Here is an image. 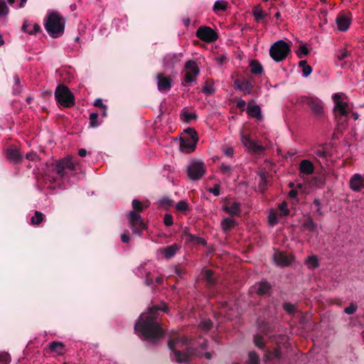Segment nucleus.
<instances>
[{
    "label": "nucleus",
    "mask_w": 364,
    "mask_h": 364,
    "mask_svg": "<svg viewBox=\"0 0 364 364\" xmlns=\"http://www.w3.org/2000/svg\"><path fill=\"white\" fill-rule=\"evenodd\" d=\"M159 310L167 312L166 305L163 304L161 306L149 307L148 312L142 313L134 326L136 333L141 339L151 344L158 343L165 333L158 321Z\"/></svg>",
    "instance_id": "f257e3e1"
},
{
    "label": "nucleus",
    "mask_w": 364,
    "mask_h": 364,
    "mask_svg": "<svg viewBox=\"0 0 364 364\" xmlns=\"http://www.w3.org/2000/svg\"><path fill=\"white\" fill-rule=\"evenodd\" d=\"M168 346L171 351V359L178 363H186L193 353L190 341L186 336H177L169 340Z\"/></svg>",
    "instance_id": "f03ea898"
},
{
    "label": "nucleus",
    "mask_w": 364,
    "mask_h": 364,
    "mask_svg": "<svg viewBox=\"0 0 364 364\" xmlns=\"http://www.w3.org/2000/svg\"><path fill=\"white\" fill-rule=\"evenodd\" d=\"M65 169L71 171L75 169V164L70 157H66L60 160L51 170L46 175V180L52 184L61 186L63 180L66 178Z\"/></svg>",
    "instance_id": "7ed1b4c3"
},
{
    "label": "nucleus",
    "mask_w": 364,
    "mask_h": 364,
    "mask_svg": "<svg viewBox=\"0 0 364 364\" xmlns=\"http://www.w3.org/2000/svg\"><path fill=\"white\" fill-rule=\"evenodd\" d=\"M44 27L49 36L56 38L63 34L65 22L58 13L48 11L44 19Z\"/></svg>",
    "instance_id": "20e7f679"
},
{
    "label": "nucleus",
    "mask_w": 364,
    "mask_h": 364,
    "mask_svg": "<svg viewBox=\"0 0 364 364\" xmlns=\"http://www.w3.org/2000/svg\"><path fill=\"white\" fill-rule=\"evenodd\" d=\"M290 46L283 40L275 42L269 48L271 58L277 63L283 61L290 53Z\"/></svg>",
    "instance_id": "39448f33"
},
{
    "label": "nucleus",
    "mask_w": 364,
    "mask_h": 364,
    "mask_svg": "<svg viewBox=\"0 0 364 364\" xmlns=\"http://www.w3.org/2000/svg\"><path fill=\"white\" fill-rule=\"evenodd\" d=\"M346 98L343 93H335L332 96L334 103L333 112L336 117H347L351 110V107Z\"/></svg>",
    "instance_id": "423d86ee"
},
{
    "label": "nucleus",
    "mask_w": 364,
    "mask_h": 364,
    "mask_svg": "<svg viewBox=\"0 0 364 364\" xmlns=\"http://www.w3.org/2000/svg\"><path fill=\"white\" fill-rule=\"evenodd\" d=\"M55 97L61 105L70 107L75 104V98L70 90L64 85L57 86L55 91Z\"/></svg>",
    "instance_id": "0eeeda50"
},
{
    "label": "nucleus",
    "mask_w": 364,
    "mask_h": 364,
    "mask_svg": "<svg viewBox=\"0 0 364 364\" xmlns=\"http://www.w3.org/2000/svg\"><path fill=\"white\" fill-rule=\"evenodd\" d=\"M185 74L183 77L184 85H191L193 82L196 81L197 77L200 75V67L198 63L193 60L186 62L184 65Z\"/></svg>",
    "instance_id": "6e6552de"
},
{
    "label": "nucleus",
    "mask_w": 364,
    "mask_h": 364,
    "mask_svg": "<svg viewBox=\"0 0 364 364\" xmlns=\"http://www.w3.org/2000/svg\"><path fill=\"white\" fill-rule=\"evenodd\" d=\"M187 172L191 180H199L205 173L204 163L200 160L192 161L187 167Z\"/></svg>",
    "instance_id": "1a4fd4ad"
},
{
    "label": "nucleus",
    "mask_w": 364,
    "mask_h": 364,
    "mask_svg": "<svg viewBox=\"0 0 364 364\" xmlns=\"http://www.w3.org/2000/svg\"><path fill=\"white\" fill-rule=\"evenodd\" d=\"M128 219L133 233L140 235L141 231L146 229V224L139 213H136L134 210H130L128 213Z\"/></svg>",
    "instance_id": "9d476101"
},
{
    "label": "nucleus",
    "mask_w": 364,
    "mask_h": 364,
    "mask_svg": "<svg viewBox=\"0 0 364 364\" xmlns=\"http://www.w3.org/2000/svg\"><path fill=\"white\" fill-rule=\"evenodd\" d=\"M191 132V136H183L181 139L180 149L184 153L193 152L198 141L197 133L195 129H189Z\"/></svg>",
    "instance_id": "9b49d317"
},
{
    "label": "nucleus",
    "mask_w": 364,
    "mask_h": 364,
    "mask_svg": "<svg viewBox=\"0 0 364 364\" xmlns=\"http://www.w3.org/2000/svg\"><path fill=\"white\" fill-rule=\"evenodd\" d=\"M183 57L182 53H169L164 55L162 65L166 70H173L175 67L181 61Z\"/></svg>",
    "instance_id": "f8f14e48"
},
{
    "label": "nucleus",
    "mask_w": 364,
    "mask_h": 364,
    "mask_svg": "<svg viewBox=\"0 0 364 364\" xmlns=\"http://www.w3.org/2000/svg\"><path fill=\"white\" fill-rule=\"evenodd\" d=\"M196 36L206 43L214 42L218 38V33L213 28L205 26L198 28Z\"/></svg>",
    "instance_id": "ddd939ff"
},
{
    "label": "nucleus",
    "mask_w": 364,
    "mask_h": 364,
    "mask_svg": "<svg viewBox=\"0 0 364 364\" xmlns=\"http://www.w3.org/2000/svg\"><path fill=\"white\" fill-rule=\"evenodd\" d=\"M352 23V16L350 14L341 12L336 18V23L338 30L341 32H346L348 30Z\"/></svg>",
    "instance_id": "4468645a"
},
{
    "label": "nucleus",
    "mask_w": 364,
    "mask_h": 364,
    "mask_svg": "<svg viewBox=\"0 0 364 364\" xmlns=\"http://www.w3.org/2000/svg\"><path fill=\"white\" fill-rule=\"evenodd\" d=\"M240 139L244 146L250 151L256 153L264 150L263 146L258 144L256 141L251 139L250 135H244L241 133Z\"/></svg>",
    "instance_id": "2eb2a0df"
},
{
    "label": "nucleus",
    "mask_w": 364,
    "mask_h": 364,
    "mask_svg": "<svg viewBox=\"0 0 364 364\" xmlns=\"http://www.w3.org/2000/svg\"><path fill=\"white\" fill-rule=\"evenodd\" d=\"M234 85L237 90L242 92L245 95H250L252 93L253 85L250 80L237 79L234 81Z\"/></svg>",
    "instance_id": "dca6fc26"
},
{
    "label": "nucleus",
    "mask_w": 364,
    "mask_h": 364,
    "mask_svg": "<svg viewBox=\"0 0 364 364\" xmlns=\"http://www.w3.org/2000/svg\"><path fill=\"white\" fill-rule=\"evenodd\" d=\"M157 87L160 92H167L171 90L172 79L170 77H166L162 73L156 75Z\"/></svg>",
    "instance_id": "f3484780"
},
{
    "label": "nucleus",
    "mask_w": 364,
    "mask_h": 364,
    "mask_svg": "<svg viewBox=\"0 0 364 364\" xmlns=\"http://www.w3.org/2000/svg\"><path fill=\"white\" fill-rule=\"evenodd\" d=\"M306 104L310 109L317 115H321L323 112L322 102L314 97H308L306 99Z\"/></svg>",
    "instance_id": "a211bd4d"
},
{
    "label": "nucleus",
    "mask_w": 364,
    "mask_h": 364,
    "mask_svg": "<svg viewBox=\"0 0 364 364\" xmlns=\"http://www.w3.org/2000/svg\"><path fill=\"white\" fill-rule=\"evenodd\" d=\"M242 205L240 202L229 203L223 206L222 210L231 215H240Z\"/></svg>",
    "instance_id": "6ab92c4d"
},
{
    "label": "nucleus",
    "mask_w": 364,
    "mask_h": 364,
    "mask_svg": "<svg viewBox=\"0 0 364 364\" xmlns=\"http://www.w3.org/2000/svg\"><path fill=\"white\" fill-rule=\"evenodd\" d=\"M273 258L276 264L280 267L289 266L291 262V258L282 252H276L274 254Z\"/></svg>",
    "instance_id": "aec40b11"
},
{
    "label": "nucleus",
    "mask_w": 364,
    "mask_h": 364,
    "mask_svg": "<svg viewBox=\"0 0 364 364\" xmlns=\"http://www.w3.org/2000/svg\"><path fill=\"white\" fill-rule=\"evenodd\" d=\"M180 245L173 244L160 250L161 253L166 259H170L173 257L176 252L180 250Z\"/></svg>",
    "instance_id": "412c9836"
},
{
    "label": "nucleus",
    "mask_w": 364,
    "mask_h": 364,
    "mask_svg": "<svg viewBox=\"0 0 364 364\" xmlns=\"http://www.w3.org/2000/svg\"><path fill=\"white\" fill-rule=\"evenodd\" d=\"M183 236L185 237L187 242L193 243V244H205V240L200 237L193 235L188 232V228H185L183 231Z\"/></svg>",
    "instance_id": "4be33fe9"
},
{
    "label": "nucleus",
    "mask_w": 364,
    "mask_h": 364,
    "mask_svg": "<svg viewBox=\"0 0 364 364\" xmlns=\"http://www.w3.org/2000/svg\"><path fill=\"white\" fill-rule=\"evenodd\" d=\"M271 288L270 284L266 281L262 280L252 287V290L256 291L258 294L263 295L267 294Z\"/></svg>",
    "instance_id": "5701e85b"
},
{
    "label": "nucleus",
    "mask_w": 364,
    "mask_h": 364,
    "mask_svg": "<svg viewBox=\"0 0 364 364\" xmlns=\"http://www.w3.org/2000/svg\"><path fill=\"white\" fill-rule=\"evenodd\" d=\"M153 269L154 267L152 264L151 262H146L138 267L136 274L141 277H148Z\"/></svg>",
    "instance_id": "b1692460"
},
{
    "label": "nucleus",
    "mask_w": 364,
    "mask_h": 364,
    "mask_svg": "<svg viewBox=\"0 0 364 364\" xmlns=\"http://www.w3.org/2000/svg\"><path fill=\"white\" fill-rule=\"evenodd\" d=\"M314 171V166L311 161L308 159L302 160L299 165L300 173L310 175Z\"/></svg>",
    "instance_id": "393cba45"
},
{
    "label": "nucleus",
    "mask_w": 364,
    "mask_h": 364,
    "mask_svg": "<svg viewBox=\"0 0 364 364\" xmlns=\"http://www.w3.org/2000/svg\"><path fill=\"white\" fill-rule=\"evenodd\" d=\"M6 156L8 161L12 163H18L22 159L21 153L17 149H7Z\"/></svg>",
    "instance_id": "a878e982"
},
{
    "label": "nucleus",
    "mask_w": 364,
    "mask_h": 364,
    "mask_svg": "<svg viewBox=\"0 0 364 364\" xmlns=\"http://www.w3.org/2000/svg\"><path fill=\"white\" fill-rule=\"evenodd\" d=\"M252 102V101H250L247 106V114L250 117H253V118H256L258 119H262V115L260 107L257 105H251Z\"/></svg>",
    "instance_id": "bb28decb"
},
{
    "label": "nucleus",
    "mask_w": 364,
    "mask_h": 364,
    "mask_svg": "<svg viewBox=\"0 0 364 364\" xmlns=\"http://www.w3.org/2000/svg\"><path fill=\"white\" fill-rule=\"evenodd\" d=\"M363 186V180L360 174H354L350 180V187L354 191H360Z\"/></svg>",
    "instance_id": "cd10ccee"
},
{
    "label": "nucleus",
    "mask_w": 364,
    "mask_h": 364,
    "mask_svg": "<svg viewBox=\"0 0 364 364\" xmlns=\"http://www.w3.org/2000/svg\"><path fill=\"white\" fill-rule=\"evenodd\" d=\"M236 220L234 218L230 217L224 218L220 223L221 228L225 232L232 230L234 227L236 226Z\"/></svg>",
    "instance_id": "c85d7f7f"
},
{
    "label": "nucleus",
    "mask_w": 364,
    "mask_h": 364,
    "mask_svg": "<svg viewBox=\"0 0 364 364\" xmlns=\"http://www.w3.org/2000/svg\"><path fill=\"white\" fill-rule=\"evenodd\" d=\"M197 115L195 112H190L186 108H183L181 112V119L184 122H190L196 119Z\"/></svg>",
    "instance_id": "c756f323"
},
{
    "label": "nucleus",
    "mask_w": 364,
    "mask_h": 364,
    "mask_svg": "<svg viewBox=\"0 0 364 364\" xmlns=\"http://www.w3.org/2000/svg\"><path fill=\"white\" fill-rule=\"evenodd\" d=\"M65 345L63 343L60 341H52L49 344L50 351L56 353L58 354H62L64 350Z\"/></svg>",
    "instance_id": "7c9ffc66"
},
{
    "label": "nucleus",
    "mask_w": 364,
    "mask_h": 364,
    "mask_svg": "<svg viewBox=\"0 0 364 364\" xmlns=\"http://www.w3.org/2000/svg\"><path fill=\"white\" fill-rule=\"evenodd\" d=\"M305 264L309 269H316L319 266V262L316 255L309 256L305 260Z\"/></svg>",
    "instance_id": "2f4dec72"
},
{
    "label": "nucleus",
    "mask_w": 364,
    "mask_h": 364,
    "mask_svg": "<svg viewBox=\"0 0 364 364\" xmlns=\"http://www.w3.org/2000/svg\"><path fill=\"white\" fill-rule=\"evenodd\" d=\"M303 227L309 232H318V225L311 218H308L303 224Z\"/></svg>",
    "instance_id": "473e14b6"
},
{
    "label": "nucleus",
    "mask_w": 364,
    "mask_h": 364,
    "mask_svg": "<svg viewBox=\"0 0 364 364\" xmlns=\"http://www.w3.org/2000/svg\"><path fill=\"white\" fill-rule=\"evenodd\" d=\"M228 8V2L225 0H218L214 3L213 5V11L215 12L218 11H225Z\"/></svg>",
    "instance_id": "72a5a7b5"
},
{
    "label": "nucleus",
    "mask_w": 364,
    "mask_h": 364,
    "mask_svg": "<svg viewBox=\"0 0 364 364\" xmlns=\"http://www.w3.org/2000/svg\"><path fill=\"white\" fill-rule=\"evenodd\" d=\"M204 277L206 280L207 284L209 286H213L215 283L213 272L210 269H207L204 272Z\"/></svg>",
    "instance_id": "f704fd0d"
},
{
    "label": "nucleus",
    "mask_w": 364,
    "mask_h": 364,
    "mask_svg": "<svg viewBox=\"0 0 364 364\" xmlns=\"http://www.w3.org/2000/svg\"><path fill=\"white\" fill-rule=\"evenodd\" d=\"M250 67H251V73L253 74H256V75L262 74L263 72V68H262V65L257 61L252 62L250 64Z\"/></svg>",
    "instance_id": "c9c22d12"
},
{
    "label": "nucleus",
    "mask_w": 364,
    "mask_h": 364,
    "mask_svg": "<svg viewBox=\"0 0 364 364\" xmlns=\"http://www.w3.org/2000/svg\"><path fill=\"white\" fill-rule=\"evenodd\" d=\"M278 208L279 210V215L281 217H286L289 214V210L287 207V203L286 201H283L279 203L278 205Z\"/></svg>",
    "instance_id": "e433bc0d"
},
{
    "label": "nucleus",
    "mask_w": 364,
    "mask_h": 364,
    "mask_svg": "<svg viewBox=\"0 0 364 364\" xmlns=\"http://www.w3.org/2000/svg\"><path fill=\"white\" fill-rule=\"evenodd\" d=\"M267 218L269 225L274 226L278 223L277 215L274 210H270Z\"/></svg>",
    "instance_id": "4c0bfd02"
},
{
    "label": "nucleus",
    "mask_w": 364,
    "mask_h": 364,
    "mask_svg": "<svg viewBox=\"0 0 364 364\" xmlns=\"http://www.w3.org/2000/svg\"><path fill=\"white\" fill-rule=\"evenodd\" d=\"M9 13V9L4 0H0V18H5Z\"/></svg>",
    "instance_id": "58836bf2"
},
{
    "label": "nucleus",
    "mask_w": 364,
    "mask_h": 364,
    "mask_svg": "<svg viewBox=\"0 0 364 364\" xmlns=\"http://www.w3.org/2000/svg\"><path fill=\"white\" fill-rule=\"evenodd\" d=\"M220 171L223 174L230 176L232 173L233 167L230 164L223 162L220 165Z\"/></svg>",
    "instance_id": "ea45409f"
},
{
    "label": "nucleus",
    "mask_w": 364,
    "mask_h": 364,
    "mask_svg": "<svg viewBox=\"0 0 364 364\" xmlns=\"http://www.w3.org/2000/svg\"><path fill=\"white\" fill-rule=\"evenodd\" d=\"M296 53L299 58H303L309 54V50L306 44H301Z\"/></svg>",
    "instance_id": "a19ab883"
},
{
    "label": "nucleus",
    "mask_w": 364,
    "mask_h": 364,
    "mask_svg": "<svg viewBox=\"0 0 364 364\" xmlns=\"http://www.w3.org/2000/svg\"><path fill=\"white\" fill-rule=\"evenodd\" d=\"M98 115L96 112L90 113L89 119L91 127H97L100 124V122L98 121Z\"/></svg>",
    "instance_id": "79ce46f5"
},
{
    "label": "nucleus",
    "mask_w": 364,
    "mask_h": 364,
    "mask_svg": "<svg viewBox=\"0 0 364 364\" xmlns=\"http://www.w3.org/2000/svg\"><path fill=\"white\" fill-rule=\"evenodd\" d=\"M132 207L136 213H140L143 211L144 205L137 199H134L132 202Z\"/></svg>",
    "instance_id": "37998d69"
},
{
    "label": "nucleus",
    "mask_w": 364,
    "mask_h": 364,
    "mask_svg": "<svg viewBox=\"0 0 364 364\" xmlns=\"http://www.w3.org/2000/svg\"><path fill=\"white\" fill-rule=\"evenodd\" d=\"M249 363L248 364H259V358L257 354L254 351L249 353Z\"/></svg>",
    "instance_id": "c03bdc74"
},
{
    "label": "nucleus",
    "mask_w": 364,
    "mask_h": 364,
    "mask_svg": "<svg viewBox=\"0 0 364 364\" xmlns=\"http://www.w3.org/2000/svg\"><path fill=\"white\" fill-rule=\"evenodd\" d=\"M43 220V214L41 212L36 211L35 215L31 218V223L33 225H38Z\"/></svg>",
    "instance_id": "a18cd8bd"
},
{
    "label": "nucleus",
    "mask_w": 364,
    "mask_h": 364,
    "mask_svg": "<svg viewBox=\"0 0 364 364\" xmlns=\"http://www.w3.org/2000/svg\"><path fill=\"white\" fill-rule=\"evenodd\" d=\"M10 362V355L7 352H0V364H9Z\"/></svg>",
    "instance_id": "49530a36"
},
{
    "label": "nucleus",
    "mask_w": 364,
    "mask_h": 364,
    "mask_svg": "<svg viewBox=\"0 0 364 364\" xmlns=\"http://www.w3.org/2000/svg\"><path fill=\"white\" fill-rule=\"evenodd\" d=\"M255 345L259 348H263L264 347V339L261 336L256 335L254 337Z\"/></svg>",
    "instance_id": "de8ad7c7"
},
{
    "label": "nucleus",
    "mask_w": 364,
    "mask_h": 364,
    "mask_svg": "<svg viewBox=\"0 0 364 364\" xmlns=\"http://www.w3.org/2000/svg\"><path fill=\"white\" fill-rule=\"evenodd\" d=\"M176 208L179 211H186L188 209V205L186 200H181L176 205Z\"/></svg>",
    "instance_id": "09e8293b"
},
{
    "label": "nucleus",
    "mask_w": 364,
    "mask_h": 364,
    "mask_svg": "<svg viewBox=\"0 0 364 364\" xmlns=\"http://www.w3.org/2000/svg\"><path fill=\"white\" fill-rule=\"evenodd\" d=\"M213 323L210 319H203L200 323V326L207 331L212 327Z\"/></svg>",
    "instance_id": "8fccbe9b"
},
{
    "label": "nucleus",
    "mask_w": 364,
    "mask_h": 364,
    "mask_svg": "<svg viewBox=\"0 0 364 364\" xmlns=\"http://www.w3.org/2000/svg\"><path fill=\"white\" fill-rule=\"evenodd\" d=\"M314 205L316 206V213L318 215H323V213L322 211V207H321V201L318 198H315L314 200Z\"/></svg>",
    "instance_id": "3c124183"
},
{
    "label": "nucleus",
    "mask_w": 364,
    "mask_h": 364,
    "mask_svg": "<svg viewBox=\"0 0 364 364\" xmlns=\"http://www.w3.org/2000/svg\"><path fill=\"white\" fill-rule=\"evenodd\" d=\"M253 15L257 21L262 20L265 18L266 14L260 9L255 10Z\"/></svg>",
    "instance_id": "603ef678"
},
{
    "label": "nucleus",
    "mask_w": 364,
    "mask_h": 364,
    "mask_svg": "<svg viewBox=\"0 0 364 364\" xmlns=\"http://www.w3.org/2000/svg\"><path fill=\"white\" fill-rule=\"evenodd\" d=\"M14 80L15 87H14L13 92H14V94L16 95V94H18L21 91L20 88L18 87L20 85V79H19L18 76L15 75L14 77Z\"/></svg>",
    "instance_id": "864d4df0"
},
{
    "label": "nucleus",
    "mask_w": 364,
    "mask_h": 364,
    "mask_svg": "<svg viewBox=\"0 0 364 364\" xmlns=\"http://www.w3.org/2000/svg\"><path fill=\"white\" fill-rule=\"evenodd\" d=\"M357 308V306L352 303L344 309V312L349 315L353 314L356 311Z\"/></svg>",
    "instance_id": "5fc2aeb1"
},
{
    "label": "nucleus",
    "mask_w": 364,
    "mask_h": 364,
    "mask_svg": "<svg viewBox=\"0 0 364 364\" xmlns=\"http://www.w3.org/2000/svg\"><path fill=\"white\" fill-rule=\"evenodd\" d=\"M164 223L166 226H171L173 224V217L170 214H165L164 217Z\"/></svg>",
    "instance_id": "6e6d98bb"
},
{
    "label": "nucleus",
    "mask_w": 364,
    "mask_h": 364,
    "mask_svg": "<svg viewBox=\"0 0 364 364\" xmlns=\"http://www.w3.org/2000/svg\"><path fill=\"white\" fill-rule=\"evenodd\" d=\"M312 72V68L310 65H306L302 68L301 75L304 77H308Z\"/></svg>",
    "instance_id": "4d7b16f0"
},
{
    "label": "nucleus",
    "mask_w": 364,
    "mask_h": 364,
    "mask_svg": "<svg viewBox=\"0 0 364 364\" xmlns=\"http://www.w3.org/2000/svg\"><path fill=\"white\" fill-rule=\"evenodd\" d=\"M284 309L288 313H293L296 309V306L291 303H285L284 304Z\"/></svg>",
    "instance_id": "13d9d810"
},
{
    "label": "nucleus",
    "mask_w": 364,
    "mask_h": 364,
    "mask_svg": "<svg viewBox=\"0 0 364 364\" xmlns=\"http://www.w3.org/2000/svg\"><path fill=\"white\" fill-rule=\"evenodd\" d=\"M220 186L219 184H215L214 186L209 189V192L213 193L215 196H218L220 193Z\"/></svg>",
    "instance_id": "bf43d9fd"
},
{
    "label": "nucleus",
    "mask_w": 364,
    "mask_h": 364,
    "mask_svg": "<svg viewBox=\"0 0 364 364\" xmlns=\"http://www.w3.org/2000/svg\"><path fill=\"white\" fill-rule=\"evenodd\" d=\"M348 50L343 49L338 53L337 58L339 60H343L348 56Z\"/></svg>",
    "instance_id": "052dcab7"
},
{
    "label": "nucleus",
    "mask_w": 364,
    "mask_h": 364,
    "mask_svg": "<svg viewBox=\"0 0 364 364\" xmlns=\"http://www.w3.org/2000/svg\"><path fill=\"white\" fill-rule=\"evenodd\" d=\"M174 272L180 278H183V276L186 274V270L181 267H176Z\"/></svg>",
    "instance_id": "680f3d73"
},
{
    "label": "nucleus",
    "mask_w": 364,
    "mask_h": 364,
    "mask_svg": "<svg viewBox=\"0 0 364 364\" xmlns=\"http://www.w3.org/2000/svg\"><path fill=\"white\" fill-rule=\"evenodd\" d=\"M40 31H41V26L38 24H37V23H34L33 25V29L30 30L29 31H28V33H29V34H36L38 32H39Z\"/></svg>",
    "instance_id": "e2e57ef3"
},
{
    "label": "nucleus",
    "mask_w": 364,
    "mask_h": 364,
    "mask_svg": "<svg viewBox=\"0 0 364 364\" xmlns=\"http://www.w3.org/2000/svg\"><path fill=\"white\" fill-rule=\"evenodd\" d=\"M26 158L28 160L33 161H35L38 158V156L36 153L30 152L26 155Z\"/></svg>",
    "instance_id": "0e129e2a"
},
{
    "label": "nucleus",
    "mask_w": 364,
    "mask_h": 364,
    "mask_svg": "<svg viewBox=\"0 0 364 364\" xmlns=\"http://www.w3.org/2000/svg\"><path fill=\"white\" fill-rule=\"evenodd\" d=\"M213 89L212 87L210 86H205L202 89V92L205 94H211L213 92Z\"/></svg>",
    "instance_id": "69168bd1"
},
{
    "label": "nucleus",
    "mask_w": 364,
    "mask_h": 364,
    "mask_svg": "<svg viewBox=\"0 0 364 364\" xmlns=\"http://www.w3.org/2000/svg\"><path fill=\"white\" fill-rule=\"evenodd\" d=\"M223 153L225 155H226L228 156L232 157L234 150L232 148L229 147V148L226 149L225 150H224Z\"/></svg>",
    "instance_id": "338daca9"
},
{
    "label": "nucleus",
    "mask_w": 364,
    "mask_h": 364,
    "mask_svg": "<svg viewBox=\"0 0 364 364\" xmlns=\"http://www.w3.org/2000/svg\"><path fill=\"white\" fill-rule=\"evenodd\" d=\"M246 106V102L242 100V99H240L237 102V107L240 109H244L245 107Z\"/></svg>",
    "instance_id": "774afa93"
}]
</instances>
